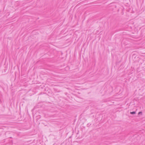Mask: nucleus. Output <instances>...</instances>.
Instances as JSON below:
<instances>
[{"instance_id": "1", "label": "nucleus", "mask_w": 145, "mask_h": 145, "mask_svg": "<svg viewBox=\"0 0 145 145\" xmlns=\"http://www.w3.org/2000/svg\"><path fill=\"white\" fill-rule=\"evenodd\" d=\"M130 113L131 114H135V112H130Z\"/></svg>"}, {"instance_id": "2", "label": "nucleus", "mask_w": 145, "mask_h": 145, "mask_svg": "<svg viewBox=\"0 0 145 145\" xmlns=\"http://www.w3.org/2000/svg\"><path fill=\"white\" fill-rule=\"evenodd\" d=\"M138 114H142V112H138Z\"/></svg>"}]
</instances>
